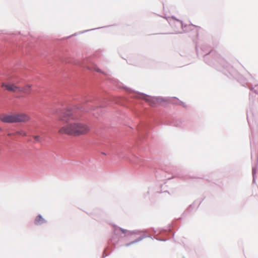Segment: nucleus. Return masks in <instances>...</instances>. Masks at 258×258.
<instances>
[{
	"mask_svg": "<svg viewBox=\"0 0 258 258\" xmlns=\"http://www.w3.org/2000/svg\"><path fill=\"white\" fill-rule=\"evenodd\" d=\"M90 127L86 123L80 121L68 123L60 127L58 133L60 135L73 136L84 135L89 133Z\"/></svg>",
	"mask_w": 258,
	"mask_h": 258,
	"instance_id": "1",
	"label": "nucleus"
},
{
	"mask_svg": "<svg viewBox=\"0 0 258 258\" xmlns=\"http://www.w3.org/2000/svg\"><path fill=\"white\" fill-rule=\"evenodd\" d=\"M1 87L5 88L7 91L14 93H20V86H17L16 84L13 83L6 84L3 83Z\"/></svg>",
	"mask_w": 258,
	"mask_h": 258,
	"instance_id": "2",
	"label": "nucleus"
},
{
	"mask_svg": "<svg viewBox=\"0 0 258 258\" xmlns=\"http://www.w3.org/2000/svg\"><path fill=\"white\" fill-rule=\"evenodd\" d=\"M74 118L73 112L70 110H63L59 116L58 120L67 122L70 119Z\"/></svg>",
	"mask_w": 258,
	"mask_h": 258,
	"instance_id": "3",
	"label": "nucleus"
},
{
	"mask_svg": "<svg viewBox=\"0 0 258 258\" xmlns=\"http://www.w3.org/2000/svg\"><path fill=\"white\" fill-rule=\"evenodd\" d=\"M0 120L5 123H16L15 113L2 114L0 115Z\"/></svg>",
	"mask_w": 258,
	"mask_h": 258,
	"instance_id": "4",
	"label": "nucleus"
},
{
	"mask_svg": "<svg viewBox=\"0 0 258 258\" xmlns=\"http://www.w3.org/2000/svg\"><path fill=\"white\" fill-rule=\"evenodd\" d=\"M16 122H25L30 120V117L24 113H15Z\"/></svg>",
	"mask_w": 258,
	"mask_h": 258,
	"instance_id": "5",
	"label": "nucleus"
},
{
	"mask_svg": "<svg viewBox=\"0 0 258 258\" xmlns=\"http://www.w3.org/2000/svg\"><path fill=\"white\" fill-rule=\"evenodd\" d=\"M144 99L149 103V105L152 107L157 106L158 100L157 98L155 97H152L150 96H145L144 97Z\"/></svg>",
	"mask_w": 258,
	"mask_h": 258,
	"instance_id": "6",
	"label": "nucleus"
},
{
	"mask_svg": "<svg viewBox=\"0 0 258 258\" xmlns=\"http://www.w3.org/2000/svg\"><path fill=\"white\" fill-rule=\"evenodd\" d=\"M32 85L30 84H27L24 86L20 87V93H23L25 94H30L31 91Z\"/></svg>",
	"mask_w": 258,
	"mask_h": 258,
	"instance_id": "7",
	"label": "nucleus"
},
{
	"mask_svg": "<svg viewBox=\"0 0 258 258\" xmlns=\"http://www.w3.org/2000/svg\"><path fill=\"white\" fill-rule=\"evenodd\" d=\"M45 222V220L41 215L37 216L35 220L34 223L36 225H40Z\"/></svg>",
	"mask_w": 258,
	"mask_h": 258,
	"instance_id": "8",
	"label": "nucleus"
},
{
	"mask_svg": "<svg viewBox=\"0 0 258 258\" xmlns=\"http://www.w3.org/2000/svg\"><path fill=\"white\" fill-rule=\"evenodd\" d=\"M14 135H19L22 136H26L27 135L26 132L23 130L18 131Z\"/></svg>",
	"mask_w": 258,
	"mask_h": 258,
	"instance_id": "9",
	"label": "nucleus"
},
{
	"mask_svg": "<svg viewBox=\"0 0 258 258\" xmlns=\"http://www.w3.org/2000/svg\"><path fill=\"white\" fill-rule=\"evenodd\" d=\"M33 137L36 142H41V140L39 136H33Z\"/></svg>",
	"mask_w": 258,
	"mask_h": 258,
	"instance_id": "10",
	"label": "nucleus"
},
{
	"mask_svg": "<svg viewBox=\"0 0 258 258\" xmlns=\"http://www.w3.org/2000/svg\"><path fill=\"white\" fill-rule=\"evenodd\" d=\"M94 70H96L97 72H100V73H101V70H100V69H97V68H94Z\"/></svg>",
	"mask_w": 258,
	"mask_h": 258,
	"instance_id": "11",
	"label": "nucleus"
},
{
	"mask_svg": "<svg viewBox=\"0 0 258 258\" xmlns=\"http://www.w3.org/2000/svg\"><path fill=\"white\" fill-rule=\"evenodd\" d=\"M121 231L122 232V233H125V230H123V229H121Z\"/></svg>",
	"mask_w": 258,
	"mask_h": 258,
	"instance_id": "12",
	"label": "nucleus"
},
{
	"mask_svg": "<svg viewBox=\"0 0 258 258\" xmlns=\"http://www.w3.org/2000/svg\"><path fill=\"white\" fill-rule=\"evenodd\" d=\"M12 134H9L8 135L9 136H11Z\"/></svg>",
	"mask_w": 258,
	"mask_h": 258,
	"instance_id": "13",
	"label": "nucleus"
},
{
	"mask_svg": "<svg viewBox=\"0 0 258 258\" xmlns=\"http://www.w3.org/2000/svg\"><path fill=\"white\" fill-rule=\"evenodd\" d=\"M1 130H2V128L0 127V131H1Z\"/></svg>",
	"mask_w": 258,
	"mask_h": 258,
	"instance_id": "14",
	"label": "nucleus"
}]
</instances>
